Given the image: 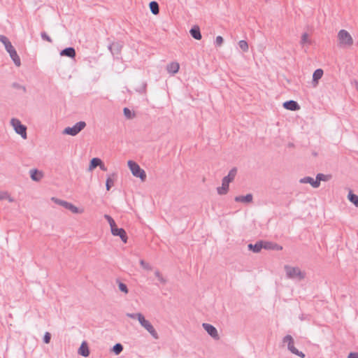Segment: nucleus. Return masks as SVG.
Masks as SVG:
<instances>
[{
    "instance_id": "1",
    "label": "nucleus",
    "mask_w": 358,
    "mask_h": 358,
    "mask_svg": "<svg viewBox=\"0 0 358 358\" xmlns=\"http://www.w3.org/2000/svg\"><path fill=\"white\" fill-rule=\"evenodd\" d=\"M0 41L4 45L6 50L9 53L13 63L17 66H20L21 64L20 58L8 38L6 36L0 34Z\"/></svg>"
},
{
    "instance_id": "2",
    "label": "nucleus",
    "mask_w": 358,
    "mask_h": 358,
    "mask_svg": "<svg viewBox=\"0 0 358 358\" xmlns=\"http://www.w3.org/2000/svg\"><path fill=\"white\" fill-rule=\"evenodd\" d=\"M236 173H237V169L234 167L229 171L227 176H224L222 178V186L218 187L217 188V192L218 194L224 195L228 192L229 187V183L231 182L234 180Z\"/></svg>"
},
{
    "instance_id": "3",
    "label": "nucleus",
    "mask_w": 358,
    "mask_h": 358,
    "mask_svg": "<svg viewBox=\"0 0 358 358\" xmlns=\"http://www.w3.org/2000/svg\"><path fill=\"white\" fill-rule=\"evenodd\" d=\"M128 166L134 176L139 178L141 181L145 180L147 177L145 171L136 162L129 160L128 161Z\"/></svg>"
},
{
    "instance_id": "4",
    "label": "nucleus",
    "mask_w": 358,
    "mask_h": 358,
    "mask_svg": "<svg viewBox=\"0 0 358 358\" xmlns=\"http://www.w3.org/2000/svg\"><path fill=\"white\" fill-rule=\"evenodd\" d=\"M86 127V123L84 121H80L76 122L73 127H67L64 131L63 134L75 136L78 134H79L85 127Z\"/></svg>"
},
{
    "instance_id": "5",
    "label": "nucleus",
    "mask_w": 358,
    "mask_h": 358,
    "mask_svg": "<svg viewBox=\"0 0 358 358\" xmlns=\"http://www.w3.org/2000/svg\"><path fill=\"white\" fill-rule=\"evenodd\" d=\"M10 124L17 134L20 135L23 139H27V127L25 125L22 124L17 118H12L10 120Z\"/></svg>"
},
{
    "instance_id": "6",
    "label": "nucleus",
    "mask_w": 358,
    "mask_h": 358,
    "mask_svg": "<svg viewBox=\"0 0 358 358\" xmlns=\"http://www.w3.org/2000/svg\"><path fill=\"white\" fill-rule=\"evenodd\" d=\"M282 343L284 344H287V349L294 355H296L297 356H299V357H301V358H304L305 357V354L301 352V351H299L298 350L294 345V338H292V336L290 335H287L285 336L283 339H282Z\"/></svg>"
},
{
    "instance_id": "7",
    "label": "nucleus",
    "mask_w": 358,
    "mask_h": 358,
    "mask_svg": "<svg viewBox=\"0 0 358 358\" xmlns=\"http://www.w3.org/2000/svg\"><path fill=\"white\" fill-rule=\"evenodd\" d=\"M285 270L288 278H299V280L304 278V274L297 267H292L289 266H285Z\"/></svg>"
},
{
    "instance_id": "8",
    "label": "nucleus",
    "mask_w": 358,
    "mask_h": 358,
    "mask_svg": "<svg viewBox=\"0 0 358 358\" xmlns=\"http://www.w3.org/2000/svg\"><path fill=\"white\" fill-rule=\"evenodd\" d=\"M138 322L142 327H143L150 334V335L155 339L158 338V334L152 325V324L147 320H145L143 315H140L138 318Z\"/></svg>"
},
{
    "instance_id": "9",
    "label": "nucleus",
    "mask_w": 358,
    "mask_h": 358,
    "mask_svg": "<svg viewBox=\"0 0 358 358\" xmlns=\"http://www.w3.org/2000/svg\"><path fill=\"white\" fill-rule=\"evenodd\" d=\"M55 203L60 205L65 208L66 209L69 210L73 213H80L81 211L77 208L76 206L72 204L71 203L67 202L66 201L57 199L55 197H52L51 199Z\"/></svg>"
},
{
    "instance_id": "10",
    "label": "nucleus",
    "mask_w": 358,
    "mask_h": 358,
    "mask_svg": "<svg viewBox=\"0 0 358 358\" xmlns=\"http://www.w3.org/2000/svg\"><path fill=\"white\" fill-rule=\"evenodd\" d=\"M338 39L341 43L347 45H351L353 43V39L350 34L345 30L341 29L338 34Z\"/></svg>"
},
{
    "instance_id": "11",
    "label": "nucleus",
    "mask_w": 358,
    "mask_h": 358,
    "mask_svg": "<svg viewBox=\"0 0 358 358\" xmlns=\"http://www.w3.org/2000/svg\"><path fill=\"white\" fill-rule=\"evenodd\" d=\"M203 329L206 331V332L213 338L218 339L219 335L216 328L210 324L203 323L202 324Z\"/></svg>"
},
{
    "instance_id": "12",
    "label": "nucleus",
    "mask_w": 358,
    "mask_h": 358,
    "mask_svg": "<svg viewBox=\"0 0 358 358\" xmlns=\"http://www.w3.org/2000/svg\"><path fill=\"white\" fill-rule=\"evenodd\" d=\"M108 50L111 52V54L115 57L116 56L117 58H118L119 55L120 54L121 49L122 48V45L118 43L115 42L112 43L108 45Z\"/></svg>"
},
{
    "instance_id": "13",
    "label": "nucleus",
    "mask_w": 358,
    "mask_h": 358,
    "mask_svg": "<svg viewBox=\"0 0 358 358\" xmlns=\"http://www.w3.org/2000/svg\"><path fill=\"white\" fill-rule=\"evenodd\" d=\"M111 233L115 236H119L122 242L127 243L128 238L127 233L123 228L117 227L116 229H113V232Z\"/></svg>"
},
{
    "instance_id": "14",
    "label": "nucleus",
    "mask_w": 358,
    "mask_h": 358,
    "mask_svg": "<svg viewBox=\"0 0 358 358\" xmlns=\"http://www.w3.org/2000/svg\"><path fill=\"white\" fill-rule=\"evenodd\" d=\"M283 107L289 110L296 111L300 109L299 104L294 100L286 101L282 104Z\"/></svg>"
},
{
    "instance_id": "15",
    "label": "nucleus",
    "mask_w": 358,
    "mask_h": 358,
    "mask_svg": "<svg viewBox=\"0 0 358 358\" xmlns=\"http://www.w3.org/2000/svg\"><path fill=\"white\" fill-rule=\"evenodd\" d=\"M264 246L265 250H282V246L278 245L276 243L272 241H264Z\"/></svg>"
},
{
    "instance_id": "16",
    "label": "nucleus",
    "mask_w": 358,
    "mask_h": 358,
    "mask_svg": "<svg viewBox=\"0 0 358 358\" xmlns=\"http://www.w3.org/2000/svg\"><path fill=\"white\" fill-rule=\"evenodd\" d=\"M248 247L250 250L255 253L259 252L262 248L264 249V241H257L255 244L250 243Z\"/></svg>"
},
{
    "instance_id": "17",
    "label": "nucleus",
    "mask_w": 358,
    "mask_h": 358,
    "mask_svg": "<svg viewBox=\"0 0 358 358\" xmlns=\"http://www.w3.org/2000/svg\"><path fill=\"white\" fill-rule=\"evenodd\" d=\"M78 353L84 357H87L90 355V352L86 341H83L80 348H78Z\"/></svg>"
},
{
    "instance_id": "18",
    "label": "nucleus",
    "mask_w": 358,
    "mask_h": 358,
    "mask_svg": "<svg viewBox=\"0 0 358 358\" xmlns=\"http://www.w3.org/2000/svg\"><path fill=\"white\" fill-rule=\"evenodd\" d=\"M253 196L252 194H248L245 196L241 195V196H236L234 198V201L236 202H241L243 203H250L252 201Z\"/></svg>"
},
{
    "instance_id": "19",
    "label": "nucleus",
    "mask_w": 358,
    "mask_h": 358,
    "mask_svg": "<svg viewBox=\"0 0 358 358\" xmlns=\"http://www.w3.org/2000/svg\"><path fill=\"white\" fill-rule=\"evenodd\" d=\"M76 50L73 47H68L61 50L60 55L74 58L76 57Z\"/></svg>"
},
{
    "instance_id": "20",
    "label": "nucleus",
    "mask_w": 358,
    "mask_h": 358,
    "mask_svg": "<svg viewBox=\"0 0 358 358\" xmlns=\"http://www.w3.org/2000/svg\"><path fill=\"white\" fill-rule=\"evenodd\" d=\"M300 182L303 184L309 183L314 188L319 187V182L316 180V178L314 179L310 176H306L300 179Z\"/></svg>"
},
{
    "instance_id": "21",
    "label": "nucleus",
    "mask_w": 358,
    "mask_h": 358,
    "mask_svg": "<svg viewBox=\"0 0 358 358\" xmlns=\"http://www.w3.org/2000/svg\"><path fill=\"white\" fill-rule=\"evenodd\" d=\"M190 35L196 40H201L202 35L201 34L200 28L197 25L193 26L189 30Z\"/></svg>"
},
{
    "instance_id": "22",
    "label": "nucleus",
    "mask_w": 358,
    "mask_h": 358,
    "mask_svg": "<svg viewBox=\"0 0 358 358\" xmlns=\"http://www.w3.org/2000/svg\"><path fill=\"white\" fill-rule=\"evenodd\" d=\"M180 66L178 62H171L166 66V70L169 73L175 74L179 70Z\"/></svg>"
},
{
    "instance_id": "23",
    "label": "nucleus",
    "mask_w": 358,
    "mask_h": 358,
    "mask_svg": "<svg viewBox=\"0 0 358 358\" xmlns=\"http://www.w3.org/2000/svg\"><path fill=\"white\" fill-rule=\"evenodd\" d=\"M30 177L32 180L38 182L42 178L43 173L37 169H31L30 171Z\"/></svg>"
},
{
    "instance_id": "24",
    "label": "nucleus",
    "mask_w": 358,
    "mask_h": 358,
    "mask_svg": "<svg viewBox=\"0 0 358 358\" xmlns=\"http://www.w3.org/2000/svg\"><path fill=\"white\" fill-rule=\"evenodd\" d=\"M116 176L117 174L115 173L108 176L106 180V188L107 191H109L114 185V180L112 178V176L115 177Z\"/></svg>"
},
{
    "instance_id": "25",
    "label": "nucleus",
    "mask_w": 358,
    "mask_h": 358,
    "mask_svg": "<svg viewBox=\"0 0 358 358\" xmlns=\"http://www.w3.org/2000/svg\"><path fill=\"white\" fill-rule=\"evenodd\" d=\"M101 164V159L98 157H94L90 160L89 170H93Z\"/></svg>"
},
{
    "instance_id": "26",
    "label": "nucleus",
    "mask_w": 358,
    "mask_h": 358,
    "mask_svg": "<svg viewBox=\"0 0 358 358\" xmlns=\"http://www.w3.org/2000/svg\"><path fill=\"white\" fill-rule=\"evenodd\" d=\"M150 11L154 15H157L159 13V4L157 1H152L149 3Z\"/></svg>"
},
{
    "instance_id": "27",
    "label": "nucleus",
    "mask_w": 358,
    "mask_h": 358,
    "mask_svg": "<svg viewBox=\"0 0 358 358\" xmlns=\"http://www.w3.org/2000/svg\"><path fill=\"white\" fill-rule=\"evenodd\" d=\"M348 199L349 201L352 203L356 207H358V196L354 194L351 190H350Z\"/></svg>"
},
{
    "instance_id": "28",
    "label": "nucleus",
    "mask_w": 358,
    "mask_h": 358,
    "mask_svg": "<svg viewBox=\"0 0 358 358\" xmlns=\"http://www.w3.org/2000/svg\"><path fill=\"white\" fill-rule=\"evenodd\" d=\"M323 73L324 72L322 69H316L313 74V81L317 83L318 80L322 77Z\"/></svg>"
},
{
    "instance_id": "29",
    "label": "nucleus",
    "mask_w": 358,
    "mask_h": 358,
    "mask_svg": "<svg viewBox=\"0 0 358 358\" xmlns=\"http://www.w3.org/2000/svg\"><path fill=\"white\" fill-rule=\"evenodd\" d=\"M123 350V345L121 343H116L113 345L112 351L115 355H120Z\"/></svg>"
},
{
    "instance_id": "30",
    "label": "nucleus",
    "mask_w": 358,
    "mask_h": 358,
    "mask_svg": "<svg viewBox=\"0 0 358 358\" xmlns=\"http://www.w3.org/2000/svg\"><path fill=\"white\" fill-rule=\"evenodd\" d=\"M123 113H124V115L127 118V119H132L133 117H135V113L134 112H132L129 108H124L123 109Z\"/></svg>"
},
{
    "instance_id": "31",
    "label": "nucleus",
    "mask_w": 358,
    "mask_h": 358,
    "mask_svg": "<svg viewBox=\"0 0 358 358\" xmlns=\"http://www.w3.org/2000/svg\"><path fill=\"white\" fill-rule=\"evenodd\" d=\"M329 176L328 175H324L323 173H317L316 176V180L319 182V186L320 185L321 181H327L329 180Z\"/></svg>"
},
{
    "instance_id": "32",
    "label": "nucleus",
    "mask_w": 358,
    "mask_h": 358,
    "mask_svg": "<svg viewBox=\"0 0 358 358\" xmlns=\"http://www.w3.org/2000/svg\"><path fill=\"white\" fill-rule=\"evenodd\" d=\"M239 48L243 51V52H248V44L246 41L241 40L238 42Z\"/></svg>"
},
{
    "instance_id": "33",
    "label": "nucleus",
    "mask_w": 358,
    "mask_h": 358,
    "mask_svg": "<svg viewBox=\"0 0 358 358\" xmlns=\"http://www.w3.org/2000/svg\"><path fill=\"white\" fill-rule=\"evenodd\" d=\"M155 276L157 278L159 281L162 284L166 283V280L162 276L159 270H156L155 272Z\"/></svg>"
},
{
    "instance_id": "34",
    "label": "nucleus",
    "mask_w": 358,
    "mask_h": 358,
    "mask_svg": "<svg viewBox=\"0 0 358 358\" xmlns=\"http://www.w3.org/2000/svg\"><path fill=\"white\" fill-rule=\"evenodd\" d=\"M118 287H119V289H120L121 292H124V293H125V294H127V293H128V292H129V289H128V288H127V285H126V284H124V283H123V282H118Z\"/></svg>"
},
{
    "instance_id": "35",
    "label": "nucleus",
    "mask_w": 358,
    "mask_h": 358,
    "mask_svg": "<svg viewBox=\"0 0 358 358\" xmlns=\"http://www.w3.org/2000/svg\"><path fill=\"white\" fill-rule=\"evenodd\" d=\"M140 264L145 270L150 271L152 269V267L150 266V264L145 262L143 259L140 260Z\"/></svg>"
},
{
    "instance_id": "36",
    "label": "nucleus",
    "mask_w": 358,
    "mask_h": 358,
    "mask_svg": "<svg viewBox=\"0 0 358 358\" xmlns=\"http://www.w3.org/2000/svg\"><path fill=\"white\" fill-rule=\"evenodd\" d=\"M146 87H147V83L145 82H143L141 83V85L139 87L136 89V91L141 94L144 93V92H145Z\"/></svg>"
},
{
    "instance_id": "37",
    "label": "nucleus",
    "mask_w": 358,
    "mask_h": 358,
    "mask_svg": "<svg viewBox=\"0 0 358 358\" xmlns=\"http://www.w3.org/2000/svg\"><path fill=\"white\" fill-rule=\"evenodd\" d=\"M41 38L44 41H46L49 43H52V38L48 35V34L45 31H42L41 33Z\"/></svg>"
},
{
    "instance_id": "38",
    "label": "nucleus",
    "mask_w": 358,
    "mask_h": 358,
    "mask_svg": "<svg viewBox=\"0 0 358 358\" xmlns=\"http://www.w3.org/2000/svg\"><path fill=\"white\" fill-rule=\"evenodd\" d=\"M12 87L15 89H17V90H22L23 91V92H26V87L24 85H22L17 83H13L12 84Z\"/></svg>"
},
{
    "instance_id": "39",
    "label": "nucleus",
    "mask_w": 358,
    "mask_h": 358,
    "mask_svg": "<svg viewBox=\"0 0 358 358\" xmlns=\"http://www.w3.org/2000/svg\"><path fill=\"white\" fill-rule=\"evenodd\" d=\"M224 39L221 36H217L215 38V46H221L223 43Z\"/></svg>"
},
{
    "instance_id": "40",
    "label": "nucleus",
    "mask_w": 358,
    "mask_h": 358,
    "mask_svg": "<svg viewBox=\"0 0 358 358\" xmlns=\"http://www.w3.org/2000/svg\"><path fill=\"white\" fill-rule=\"evenodd\" d=\"M127 317L132 319H137L138 320V318L140 315H143V314L138 313H127Z\"/></svg>"
},
{
    "instance_id": "41",
    "label": "nucleus",
    "mask_w": 358,
    "mask_h": 358,
    "mask_svg": "<svg viewBox=\"0 0 358 358\" xmlns=\"http://www.w3.org/2000/svg\"><path fill=\"white\" fill-rule=\"evenodd\" d=\"M51 340V334L49 332H45L43 336V342L48 344Z\"/></svg>"
},
{
    "instance_id": "42",
    "label": "nucleus",
    "mask_w": 358,
    "mask_h": 358,
    "mask_svg": "<svg viewBox=\"0 0 358 358\" xmlns=\"http://www.w3.org/2000/svg\"><path fill=\"white\" fill-rule=\"evenodd\" d=\"M308 42V35L307 33H303L301 36V43L302 45Z\"/></svg>"
},
{
    "instance_id": "43",
    "label": "nucleus",
    "mask_w": 358,
    "mask_h": 358,
    "mask_svg": "<svg viewBox=\"0 0 358 358\" xmlns=\"http://www.w3.org/2000/svg\"><path fill=\"white\" fill-rule=\"evenodd\" d=\"M104 218L108 221L109 225L110 224H113L115 222V220L113 219V217L111 216H110L109 215L106 214L104 215Z\"/></svg>"
},
{
    "instance_id": "44",
    "label": "nucleus",
    "mask_w": 358,
    "mask_h": 358,
    "mask_svg": "<svg viewBox=\"0 0 358 358\" xmlns=\"http://www.w3.org/2000/svg\"><path fill=\"white\" fill-rule=\"evenodd\" d=\"M7 197H8L7 192H0V200L6 199Z\"/></svg>"
},
{
    "instance_id": "45",
    "label": "nucleus",
    "mask_w": 358,
    "mask_h": 358,
    "mask_svg": "<svg viewBox=\"0 0 358 358\" xmlns=\"http://www.w3.org/2000/svg\"><path fill=\"white\" fill-rule=\"evenodd\" d=\"M348 358H358V353L357 352H350L348 355Z\"/></svg>"
},
{
    "instance_id": "46",
    "label": "nucleus",
    "mask_w": 358,
    "mask_h": 358,
    "mask_svg": "<svg viewBox=\"0 0 358 358\" xmlns=\"http://www.w3.org/2000/svg\"><path fill=\"white\" fill-rule=\"evenodd\" d=\"M100 167V169L102 170V171H107V168L106 167V166L104 165V164L101 162V165L99 166Z\"/></svg>"
},
{
    "instance_id": "47",
    "label": "nucleus",
    "mask_w": 358,
    "mask_h": 358,
    "mask_svg": "<svg viewBox=\"0 0 358 358\" xmlns=\"http://www.w3.org/2000/svg\"><path fill=\"white\" fill-rule=\"evenodd\" d=\"M110 227L111 232H113V229H116L117 227L115 222H114L113 224H110Z\"/></svg>"
},
{
    "instance_id": "48",
    "label": "nucleus",
    "mask_w": 358,
    "mask_h": 358,
    "mask_svg": "<svg viewBox=\"0 0 358 358\" xmlns=\"http://www.w3.org/2000/svg\"><path fill=\"white\" fill-rule=\"evenodd\" d=\"M6 199H8V201L10 202V203L15 201V199L13 197H11L9 194H8V197H7Z\"/></svg>"
},
{
    "instance_id": "49",
    "label": "nucleus",
    "mask_w": 358,
    "mask_h": 358,
    "mask_svg": "<svg viewBox=\"0 0 358 358\" xmlns=\"http://www.w3.org/2000/svg\"><path fill=\"white\" fill-rule=\"evenodd\" d=\"M299 319L303 321L304 320L306 319V316L304 315V314H301L300 316H299Z\"/></svg>"
},
{
    "instance_id": "50",
    "label": "nucleus",
    "mask_w": 358,
    "mask_h": 358,
    "mask_svg": "<svg viewBox=\"0 0 358 358\" xmlns=\"http://www.w3.org/2000/svg\"><path fill=\"white\" fill-rule=\"evenodd\" d=\"M355 87L357 90L358 91V82L355 81Z\"/></svg>"
}]
</instances>
